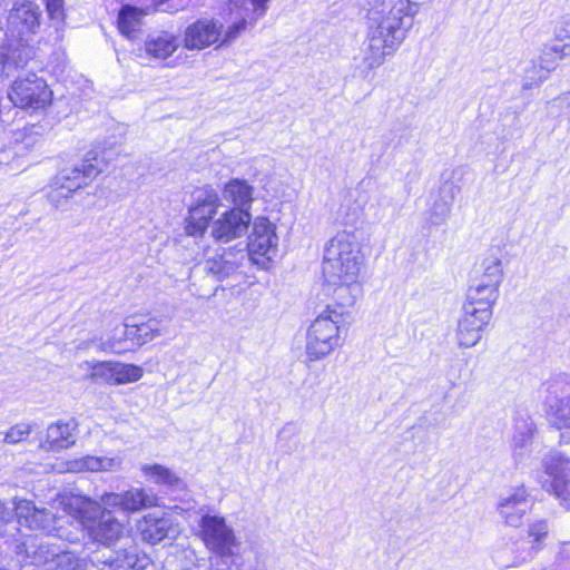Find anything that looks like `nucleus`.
<instances>
[{"instance_id":"obj_35","label":"nucleus","mask_w":570,"mask_h":570,"mask_svg":"<svg viewBox=\"0 0 570 570\" xmlns=\"http://www.w3.org/2000/svg\"><path fill=\"white\" fill-rule=\"evenodd\" d=\"M144 375L142 367L121 362H114V385L130 384L139 381Z\"/></svg>"},{"instance_id":"obj_28","label":"nucleus","mask_w":570,"mask_h":570,"mask_svg":"<svg viewBox=\"0 0 570 570\" xmlns=\"http://www.w3.org/2000/svg\"><path fill=\"white\" fill-rule=\"evenodd\" d=\"M498 297L499 289H495V287L471 283L463 306L468 309L476 308L478 311L488 312L489 315H493V306Z\"/></svg>"},{"instance_id":"obj_30","label":"nucleus","mask_w":570,"mask_h":570,"mask_svg":"<svg viewBox=\"0 0 570 570\" xmlns=\"http://www.w3.org/2000/svg\"><path fill=\"white\" fill-rule=\"evenodd\" d=\"M454 199V187L450 184H444L438 195L433 197V202L428 210L426 219L433 226L443 224L450 213Z\"/></svg>"},{"instance_id":"obj_24","label":"nucleus","mask_w":570,"mask_h":570,"mask_svg":"<svg viewBox=\"0 0 570 570\" xmlns=\"http://www.w3.org/2000/svg\"><path fill=\"white\" fill-rule=\"evenodd\" d=\"M77 424L73 420L58 421L47 429L46 440L40 443L45 451H59L76 443Z\"/></svg>"},{"instance_id":"obj_38","label":"nucleus","mask_w":570,"mask_h":570,"mask_svg":"<svg viewBox=\"0 0 570 570\" xmlns=\"http://www.w3.org/2000/svg\"><path fill=\"white\" fill-rule=\"evenodd\" d=\"M72 196L73 193L65 189L63 185L57 184L55 179L52 180L47 195L49 203L56 208L66 207Z\"/></svg>"},{"instance_id":"obj_32","label":"nucleus","mask_w":570,"mask_h":570,"mask_svg":"<svg viewBox=\"0 0 570 570\" xmlns=\"http://www.w3.org/2000/svg\"><path fill=\"white\" fill-rule=\"evenodd\" d=\"M145 14L146 12L142 9L131 6L122 7L118 16L119 31L128 38H135Z\"/></svg>"},{"instance_id":"obj_4","label":"nucleus","mask_w":570,"mask_h":570,"mask_svg":"<svg viewBox=\"0 0 570 570\" xmlns=\"http://www.w3.org/2000/svg\"><path fill=\"white\" fill-rule=\"evenodd\" d=\"M60 495H57L50 503V510L37 508L32 501L26 499L14 500L12 509L7 508L0 501V538L7 537L6 542L13 546L18 554L17 546L21 541H28L30 537L37 538L38 543H43L38 535L23 533L18 529V524L32 531H40L47 535L63 537L60 533L61 527L58 524L60 519L52 512V510H63L53 504Z\"/></svg>"},{"instance_id":"obj_36","label":"nucleus","mask_w":570,"mask_h":570,"mask_svg":"<svg viewBox=\"0 0 570 570\" xmlns=\"http://www.w3.org/2000/svg\"><path fill=\"white\" fill-rule=\"evenodd\" d=\"M549 78V75L537 61H531L524 69L522 89L529 90L539 87Z\"/></svg>"},{"instance_id":"obj_2","label":"nucleus","mask_w":570,"mask_h":570,"mask_svg":"<svg viewBox=\"0 0 570 570\" xmlns=\"http://www.w3.org/2000/svg\"><path fill=\"white\" fill-rule=\"evenodd\" d=\"M363 265L362 245L354 232H338L326 243L323 286L341 306H352L362 294L358 278Z\"/></svg>"},{"instance_id":"obj_45","label":"nucleus","mask_w":570,"mask_h":570,"mask_svg":"<svg viewBox=\"0 0 570 570\" xmlns=\"http://www.w3.org/2000/svg\"><path fill=\"white\" fill-rule=\"evenodd\" d=\"M158 10L166 11L168 8H161L168 0H154Z\"/></svg>"},{"instance_id":"obj_15","label":"nucleus","mask_w":570,"mask_h":570,"mask_svg":"<svg viewBox=\"0 0 570 570\" xmlns=\"http://www.w3.org/2000/svg\"><path fill=\"white\" fill-rule=\"evenodd\" d=\"M277 246L276 226L266 217H256L249 235L247 257L255 264L265 266L266 261H272L276 255Z\"/></svg>"},{"instance_id":"obj_13","label":"nucleus","mask_w":570,"mask_h":570,"mask_svg":"<svg viewBox=\"0 0 570 570\" xmlns=\"http://www.w3.org/2000/svg\"><path fill=\"white\" fill-rule=\"evenodd\" d=\"M120 332L121 336H114L106 343V346L104 347L105 351L118 354L124 353L134 346H141L163 335L165 333V328L161 321L157 318H149L148 321L139 324L126 323L122 325Z\"/></svg>"},{"instance_id":"obj_25","label":"nucleus","mask_w":570,"mask_h":570,"mask_svg":"<svg viewBox=\"0 0 570 570\" xmlns=\"http://www.w3.org/2000/svg\"><path fill=\"white\" fill-rule=\"evenodd\" d=\"M535 424L531 420L517 421L512 436V454L517 464H523L531 452Z\"/></svg>"},{"instance_id":"obj_16","label":"nucleus","mask_w":570,"mask_h":570,"mask_svg":"<svg viewBox=\"0 0 570 570\" xmlns=\"http://www.w3.org/2000/svg\"><path fill=\"white\" fill-rule=\"evenodd\" d=\"M220 206L218 194L212 188H205L197 195L194 205L188 210L185 230L189 236H202L208 228L209 222Z\"/></svg>"},{"instance_id":"obj_3","label":"nucleus","mask_w":570,"mask_h":570,"mask_svg":"<svg viewBox=\"0 0 570 570\" xmlns=\"http://www.w3.org/2000/svg\"><path fill=\"white\" fill-rule=\"evenodd\" d=\"M269 0H224L225 7L220 18H202L189 24L183 37L187 50H203L213 45L228 46L234 42L247 26V18L253 12L263 17L268 9Z\"/></svg>"},{"instance_id":"obj_21","label":"nucleus","mask_w":570,"mask_h":570,"mask_svg":"<svg viewBox=\"0 0 570 570\" xmlns=\"http://www.w3.org/2000/svg\"><path fill=\"white\" fill-rule=\"evenodd\" d=\"M33 56L32 42L7 38V43L0 52L1 72L9 76L13 70L24 67Z\"/></svg>"},{"instance_id":"obj_42","label":"nucleus","mask_w":570,"mask_h":570,"mask_svg":"<svg viewBox=\"0 0 570 570\" xmlns=\"http://www.w3.org/2000/svg\"><path fill=\"white\" fill-rule=\"evenodd\" d=\"M542 68H544V70L547 71V73L550 76V73L556 69L557 67V61L556 59L553 58V56L551 55V50H547V48L544 47L541 51V55L539 57V60L537 61Z\"/></svg>"},{"instance_id":"obj_33","label":"nucleus","mask_w":570,"mask_h":570,"mask_svg":"<svg viewBox=\"0 0 570 570\" xmlns=\"http://www.w3.org/2000/svg\"><path fill=\"white\" fill-rule=\"evenodd\" d=\"M80 367L87 372V377L90 381L114 385V361H85Z\"/></svg>"},{"instance_id":"obj_1","label":"nucleus","mask_w":570,"mask_h":570,"mask_svg":"<svg viewBox=\"0 0 570 570\" xmlns=\"http://www.w3.org/2000/svg\"><path fill=\"white\" fill-rule=\"evenodd\" d=\"M419 11L420 3L411 0H395L370 11L366 48L357 66L363 77L381 67L399 50L407 38Z\"/></svg>"},{"instance_id":"obj_40","label":"nucleus","mask_w":570,"mask_h":570,"mask_svg":"<svg viewBox=\"0 0 570 570\" xmlns=\"http://www.w3.org/2000/svg\"><path fill=\"white\" fill-rule=\"evenodd\" d=\"M554 39L570 46V13L563 14L554 30Z\"/></svg>"},{"instance_id":"obj_14","label":"nucleus","mask_w":570,"mask_h":570,"mask_svg":"<svg viewBox=\"0 0 570 570\" xmlns=\"http://www.w3.org/2000/svg\"><path fill=\"white\" fill-rule=\"evenodd\" d=\"M41 11L31 0L16 3L8 17L6 36L16 41L33 42V36L40 28Z\"/></svg>"},{"instance_id":"obj_17","label":"nucleus","mask_w":570,"mask_h":570,"mask_svg":"<svg viewBox=\"0 0 570 570\" xmlns=\"http://www.w3.org/2000/svg\"><path fill=\"white\" fill-rule=\"evenodd\" d=\"M529 497V492L523 485L500 494L495 505L500 521L507 527L519 528L531 510Z\"/></svg>"},{"instance_id":"obj_34","label":"nucleus","mask_w":570,"mask_h":570,"mask_svg":"<svg viewBox=\"0 0 570 570\" xmlns=\"http://www.w3.org/2000/svg\"><path fill=\"white\" fill-rule=\"evenodd\" d=\"M124 502L126 512H137L156 505L157 497L145 489L134 488L124 492Z\"/></svg>"},{"instance_id":"obj_26","label":"nucleus","mask_w":570,"mask_h":570,"mask_svg":"<svg viewBox=\"0 0 570 570\" xmlns=\"http://www.w3.org/2000/svg\"><path fill=\"white\" fill-rule=\"evenodd\" d=\"M140 470L147 481L169 491L177 492L186 488L184 479L163 464H144Z\"/></svg>"},{"instance_id":"obj_6","label":"nucleus","mask_w":570,"mask_h":570,"mask_svg":"<svg viewBox=\"0 0 570 570\" xmlns=\"http://www.w3.org/2000/svg\"><path fill=\"white\" fill-rule=\"evenodd\" d=\"M341 322L342 313L327 306L311 323L305 340V355L309 362L323 360L343 345Z\"/></svg>"},{"instance_id":"obj_20","label":"nucleus","mask_w":570,"mask_h":570,"mask_svg":"<svg viewBox=\"0 0 570 570\" xmlns=\"http://www.w3.org/2000/svg\"><path fill=\"white\" fill-rule=\"evenodd\" d=\"M246 252L242 248H227L222 253L208 256L204 262V271L217 279L234 274L246 261Z\"/></svg>"},{"instance_id":"obj_5","label":"nucleus","mask_w":570,"mask_h":570,"mask_svg":"<svg viewBox=\"0 0 570 570\" xmlns=\"http://www.w3.org/2000/svg\"><path fill=\"white\" fill-rule=\"evenodd\" d=\"M66 513L77 519L89 539L105 547L115 544L124 533V524L101 504L85 495L66 492L55 502Z\"/></svg>"},{"instance_id":"obj_10","label":"nucleus","mask_w":570,"mask_h":570,"mask_svg":"<svg viewBox=\"0 0 570 570\" xmlns=\"http://www.w3.org/2000/svg\"><path fill=\"white\" fill-rule=\"evenodd\" d=\"M8 97L17 107L39 109L51 101L52 92L43 78L28 72L13 81Z\"/></svg>"},{"instance_id":"obj_39","label":"nucleus","mask_w":570,"mask_h":570,"mask_svg":"<svg viewBox=\"0 0 570 570\" xmlns=\"http://www.w3.org/2000/svg\"><path fill=\"white\" fill-rule=\"evenodd\" d=\"M31 433V425L28 423H18L13 425L4 435L3 441L9 444H16L27 439Z\"/></svg>"},{"instance_id":"obj_37","label":"nucleus","mask_w":570,"mask_h":570,"mask_svg":"<svg viewBox=\"0 0 570 570\" xmlns=\"http://www.w3.org/2000/svg\"><path fill=\"white\" fill-rule=\"evenodd\" d=\"M527 533L532 548L539 550L548 537L549 525L546 520H535L529 524Z\"/></svg>"},{"instance_id":"obj_23","label":"nucleus","mask_w":570,"mask_h":570,"mask_svg":"<svg viewBox=\"0 0 570 570\" xmlns=\"http://www.w3.org/2000/svg\"><path fill=\"white\" fill-rule=\"evenodd\" d=\"M171 528V518L166 513L151 512L145 514L137 523L141 539L151 544H156L167 538Z\"/></svg>"},{"instance_id":"obj_9","label":"nucleus","mask_w":570,"mask_h":570,"mask_svg":"<svg viewBox=\"0 0 570 570\" xmlns=\"http://www.w3.org/2000/svg\"><path fill=\"white\" fill-rule=\"evenodd\" d=\"M50 543H38L37 538L30 537L17 546L18 556L23 560L30 559L32 563L55 562V570H87L86 559L68 551L57 552Z\"/></svg>"},{"instance_id":"obj_22","label":"nucleus","mask_w":570,"mask_h":570,"mask_svg":"<svg viewBox=\"0 0 570 570\" xmlns=\"http://www.w3.org/2000/svg\"><path fill=\"white\" fill-rule=\"evenodd\" d=\"M122 466V459L116 456H94L85 455L68 460L60 469L61 472L81 473V472H111L119 471Z\"/></svg>"},{"instance_id":"obj_19","label":"nucleus","mask_w":570,"mask_h":570,"mask_svg":"<svg viewBox=\"0 0 570 570\" xmlns=\"http://www.w3.org/2000/svg\"><path fill=\"white\" fill-rule=\"evenodd\" d=\"M492 318L488 312L476 308L468 309L463 306L462 316L458 321L455 337L458 345L462 348L475 346L482 338V333Z\"/></svg>"},{"instance_id":"obj_12","label":"nucleus","mask_w":570,"mask_h":570,"mask_svg":"<svg viewBox=\"0 0 570 570\" xmlns=\"http://www.w3.org/2000/svg\"><path fill=\"white\" fill-rule=\"evenodd\" d=\"M543 401L544 414L557 429H570V382L558 377L548 382Z\"/></svg>"},{"instance_id":"obj_8","label":"nucleus","mask_w":570,"mask_h":570,"mask_svg":"<svg viewBox=\"0 0 570 570\" xmlns=\"http://www.w3.org/2000/svg\"><path fill=\"white\" fill-rule=\"evenodd\" d=\"M202 538L206 549L212 553L228 558L236 554L239 541L224 517L218 514H204L199 522Z\"/></svg>"},{"instance_id":"obj_44","label":"nucleus","mask_w":570,"mask_h":570,"mask_svg":"<svg viewBox=\"0 0 570 570\" xmlns=\"http://www.w3.org/2000/svg\"><path fill=\"white\" fill-rule=\"evenodd\" d=\"M546 48L547 50H551L552 56L556 53L559 57V59H563L567 56L566 49L570 48V46H566V42H562V45H553Z\"/></svg>"},{"instance_id":"obj_11","label":"nucleus","mask_w":570,"mask_h":570,"mask_svg":"<svg viewBox=\"0 0 570 570\" xmlns=\"http://www.w3.org/2000/svg\"><path fill=\"white\" fill-rule=\"evenodd\" d=\"M542 466L549 478L542 481V487L570 509V459L553 451L543 458Z\"/></svg>"},{"instance_id":"obj_18","label":"nucleus","mask_w":570,"mask_h":570,"mask_svg":"<svg viewBox=\"0 0 570 570\" xmlns=\"http://www.w3.org/2000/svg\"><path fill=\"white\" fill-rule=\"evenodd\" d=\"M250 222L249 212L240 207H232L210 223V235L217 242L229 243L244 236Z\"/></svg>"},{"instance_id":"obj_7","label":"nucleus","mask_w":570,"mask_h":570,"mask_svg":"<svg viewBox=\"0 0 570 570\" xmlns=\"http://www.w3.org/2000/svg\"><path fill=\"white\" fill-rule=\"evenodd\" d=\"M118 151L115 148L97 146L87 153L81 164L62 169L53 179L75 194L78 189L88 186L116 159Z\"/></svg>"},{"instance_id":"obj_27","label":"nucleus","mask_w":570,"mask_h":570,"mask_svg":"<svg viewBox=\"0 0 570 570\" xmlns=\"http://www.w3.org/2000/svg\"><path fill=\"white\" fill-rule=\"evenodd\" d=\"M179 47L178 38L168 31H155L145 40V52L154 59L165 60Z\"/></svg>"},{"instance_id":"obj_41","label":"nucleus","mask_w":570,"mask_h":570,"mask_svg":"<svg viewBox=\"0 0 570 570\" xmlns=\"http://www.w3.org/2000/svg\"><path fill=\"white\" fill-rule=\"evenodd\" d=\"M101 502L107 508H116L125 511L124 492L121 493H105L101 497Z\"/></svg>"},{"instance_id":"obj_29","label":"nucleus","mask_w":570,"mask_h":570,"mask_svg":"<svg viewBox=\"0 0 570 570\" xmlns=\"http://www.w3.org/2000/svg\"><path fill=\"white\" fill-rule=\"evenodd\" d=\"M254 187L247 180L233 178L225 184L222 195L234 207H240L249 212L254 200Z\"/></svg>"},{"instance_id":"obj_31","label":"nucleus","mask_w":570,"mask_h":570,"mask_svg":"<svg viewBox=\"0 0 570 570\" xmlns=\"http://www.w3.org/2000/svg\"><path fill=\"white\" fill-rule=\"evenodd\" d=\"M503 281V267L499 257L490 256L482 261L471 283L500 288Z\"/></svg>"},{"instance_id":"obj_43","label":"nucleus","mask_w":570,"mask_h":570,"mask_svg":"<svg viewBox=\"0 0 570 570\" xmlns=\"http://www.w3.org/2000/svg\"><path fill=\"white\" fill-rule=\"evenodd\" d=\"M46 6L48 14L51 19H63V0H47Z\"/></svg>"}]
</instances>
